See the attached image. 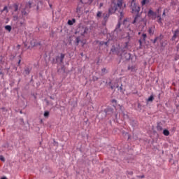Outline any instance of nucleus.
<instances>
[{"instance_id": "nucleus-4", "label": "nucleus", "mask_w": 179, "mask_h": 179, "mask_svg": "<svg viewBox=\"0 0 179 179\" xmlns=\"http://www.w3.org/2000/svg\"><path fill=\"white\" fill-rule=\"evenodd\" d=\"M112 5H114L117 10L118 9H122V0L115 1L112 3Z\"/></svg>"}, {"instance_id": "nucleus-10", "label": "nucleus", "mask_w": 179, "mask_h": 179, "mask_svg": "<svg viewBox=\"0 0 179 179\" xmlns=\"http://www.w3.org/2000/svg\"><path fill=\"white\" fill-rule=\"evenodd\" d=\"M76 22V20L73 19L72 20H69L68 21V24H69V26H72V24H73V23H75Z\"/></svg>"}, {"instance_id": "nucleus-16", "label": "nucleus", "mask_w": 179, "mask_h": 179, "mask_svg": "<svg viewBox=\"0 0 179 179\" xmlns=\"http://www.w3.org/2000/svg\"><path fill=\"white\" fill-rule=\"evenodd\" d=\"M5 29H6V30H8V31H11V30H12V27H10V25H6V26L5 27Z\"/></svg>"}, {"instance_id": "nucleus-48", "label": "nucleus", "mask_w": 179, "mask_h": 179, "mask_svg": "<svg viewBox=\"0 0 179 179\" xmlns=\"http://www.w3.org/2000/svg\"><path fill=\"white\" fill-rule=\"evenodd\" d=\"M98 78H95L96 80H97Z\"/></svg>"}, {"instance_id": "nucleus-5", "label": "nucleus", "mask_w": 179, "mask_h": 179, "mask_svg": "<svg viewBox=\"0 0 179 179\" xmlns=\"http://www.w3.org/2000/svg\"><path fill=\"white\" fill-rule=\"evenodd\" d=\"M116 10H117V7L112 4L111 7L108 9V13L109 15H113V13H115Z\"/></svg>"}, {"instance_id": "nucleus-41", "label": "nucleus", "mask_w": 179, "mask_h": 179, "mask_svg": "<svg viewBox=\"0 0 179 179\" xmlns=\"http://www.w3.org/2000/svg\"><path fill=\"white\" fill-rule=\"evenodd\" d=\"M105 71H106V69H102V71H103V72H105Z\"/></svg>"}, {"instance_id": "nucleus-8", "label": "nucleus", "mask_w": 179, "mask_h": 179, "mask_svg": "<svg viewBox=\"0 0 179 179\" xmlns=\"http://www.w3.org/2000/svg\"><path fill=\"white\" fill-rule=\"evenodd\" d=\"M110 14L109 13H108H108H103V20H105V22L108 20V17H110Z\"/></svg>"}, {"instance_id": "nucleus-29", "label": "nucleus", "mask_w": 179, "mask_h": 179, "mask_svg": "<svg viewBox=\"0 0 179 179\" xmlns=\"http://www.w3.org/2000/svg\"><path fill=\"white\" fill-rule=\"evenodd\" d=\"M6 10V12H8V7L5 6L3 9V11Z\"/></svg>"}, {"instance_id": "nucleus-19", "label": "nucleus", "mask_w": 179, "mask_h": 179, "mask_svg": "<svg viewBox=\"0 0 179 179\" xmlns=\"http://www.w3.org/2000/svg\"><path fill=\"white\" fill-rule=\"evenodd\" d=\"M50 116V112L49 111H45V113H44V117H48Z\"/></svg>"}, {"instance_id": "nucleus-23", "label": "nucleus", "mask_w": 179, "mask_h": 179, "mask_svg": "<svg viewBox=\"0 0 179 179\" xmlns=\"http://www.w3.org/2000/svg\"><path fill=\"white\" fill-rule=\"evenodd\" d=\"M148 33H149V34H153V33H154L153 29H152V28H149Z\"/></svg>"}, {"instance_id": "nucleus-49", "label": "nucleus", "mask_w": 179, "mask_h": 179, "mask_svg": "<svg viewBox=\"0 0 179 179\" xmlns=\"http://www.w3.org/2000/svg\"><path fill=\"white\" fill-rule=\"evenodd\" d=\"M138 34H141V32H139Z\"/></svg>"}, {"instance_id": "nucleus-3", "label": "nucleus", "mask_w": 179, "mask_h": 179, "mask_svg": "<svg viewBox=\"0 0 179 179\" xmlns=\"http://www.w3.org/2000/svg\"><path fill=\"white\" fill-rule=\"evenodd\" d=\"M130 8L132 10V13H138L141 11V7H139V5L136 4L135 0H131Z\"/></svg>"}, {"instance_id": "nucleus-2", "label": "nucleus", "mask_w": 179, "mask_h": 179, "mask_svg": "<svg viewBox=\"0 0 179 179\" xmlns=\"http://www.w3.org/2000/svg\"><path fill=\"white\" fill-rule=\"evenodd\" d=\"M31 8V3L28 2L25 5V8H22L21 10L22 16L23 20H24V17L27 16L29 15V13L30 12V8Z\"/></svg>"}, {"instance_id": "nucleus-26", "label": "nucleus", "mask_w": 179, "mask_h": 179, "mask_svg": "<svg viewBox=\"0 0 179 179\" xmlns=\"http://www.w3.org/2000/svg\"><path fill=\"white\" fill-rule=\"evenodd\" d=\"M64 58H65V55L61 54L60 59H64Z\"/></svg>"}, {"instance_id": "nucleus-46", "label": "nucleus", "mask_w": 179, "mask_h": 179, "mask_svg": "<svg viewBox=\"0 0 179 179\" xmlns=\"http://www.w3.org/2000/svg\"><path fill=\"white\" fill-rule=\"evenodd\" d=\"M20 24H23V22H20Z\"/></svg>"}, {"instance_id": "nucleus-22", "label": "nucleus", "mask_w": 179, "mask_h": 179, "mask_svg": "<svg viewBox=\"0 0 179 179\" xmlns=\"http://www.w3.org/2000/svg\"><path fill=\"white\" fill-rule=\"evenodd\" d=\"M120 27H121V22H119L116 26L115 30H118Z\"/></svg>"}, {"instance_id": "nucleus-39", "label": "nucleus", "mask_w": 179, "mask_h": 179, "mask_svg": "<svg viewBox=\"0 0 179 179\" xmlns=\"http://www.w3.org/2000/svg\"><path fill=\"white\" fill-rule=\"evenodd\" d=\"M178 50H179V43L177 45Z\"/></svg>"}, {"instance_id": "nucleus-6", "label": "nucleus", "mask_w": 179, "mask_h": 179, "mask_svg": "<svg viewBox=\"0 0 179 179\" xmlns=\"http://www.w3.org/2000/svg\"><path fill=\"white\" fill-rule=\"evenodd\" d=\"M178 36H179V28L177 29L176 30H175V31L173 32L172 41H174L176 40V38H177V37H178Z\"/></svg>"}, {"instance_id": "nucleus-20", "label": "nucleus", "mask_w": 179, "mask_h": 179, "mask_svg": "<svg viewBox=\"0 0 179 179\" xmlns=\"http://www.w3.org/2000/svg\"><path fill=\"white\" fill-rule=\"evenodd\" d=\"M146 37H148V36L146 35V34H142V38L143 41H145L146 40Z\"/></svg>"}, {"instance_id": "nucleus-32", "label": "nucleus", "mask_w": 179, "mask_h": 179, "mask_svg": "<svg viewBox=\"0 0 179 179\" xmlns=\"http://www.w3.org/2000/svg\"><path fill=\"white\" fill-rule=\"evenodd\" d=\"M103 3H100V4H99V8H101V7H103Z\"/></svg>"}, {"instance_id": "nucleus-17", "label": "nucleus", "mask_w": 179, "mask_h": 179, "mask_svg": "<svg viewBox=\"0 0 179 179\" xmlns=\"http://www.w3.org/2000/svg\"><path fill=\"white\" fill-rule=\"evenodd\" d=\"M157 19H158L157 20L158 23H159V24H162V17L160 15H157Z\"/></svg>"}, {"instance_id": "nucleus-14", "label": "nucleus", "mask_w": 179, "mask_h": 179, "mask_svg": "<svg viewBox=\"0 0 179 179\" xmlns=\"http://www.w3.org/2000/svg\"><path fill=\"white\" fill-rule=\"evenodd\" d=\"M155 15H156V14L153 12V10H149L148 16H155Z\"/></svg>"}, {"instance_id": "nucleus-11", "label": "nucleus", "mask_w": 179, "mask_h": 179, "mask_svg": "<svg viewBox=\"0 0 179 179\" xmlns=\"http://www.w3.org/2000/svg\"><path fill=\"white\" fill-rule=\"evenodd\" d=\"M163 134L165 136H169V135H170V131H169L167 129H164L163 131Z\"/></svg>"}, {"instance_id": "nucleus-45", "label": "nucleus", "mask_w": 179, "mask_h": 179, "mask_svg": "<svg viewBox=\"0 0 179 179\" xmlns=\"http://www.w3.org/2000/svg\"><path fill=\"white\" fill-rule=\"evenodd\" d=\"M104 44H105L106 45H107V42H105Z\"/></svg>"}, {"instance_id": "nucleus-7", "label": "nucleus", "mask_w": 179, "mask_h": 179, "mask_svg": "<svg viewBox=\"0 0 179 179\" xmlns=\"http://www.w3.org/2000/svg\"><path fill=\"white\" fill-rule=\"evenodd\" d=\"M162 39H163L162 35H160L159 36L156 37V38L153 40V44H156V42H157V41H162Z\"/></svg>"}, {"instance_id": "nucleus-27", "label": "nucleus", "mask_w": 179, "mask_h": 179, "mask_svg": "<svg viewBox=\"0 0 179 179\" xmlns=\"http://www.w3.org/2000/svg\"><path fill=\"white\" fill-rule=\"evenodd\" d=\"M119 90H120V92L122 93H124V91H122V85H121L120 87H119Z\"/></svg>"}, {"instance_id": "nucleus-31", "label": "nucleus", "mask_w": 179, "mask_h": 179, "mask_svg": "<svg viewBox=\"0 0 179 179\" xmlns=\"http://www.w3.org/2000/svg\"><path fill=\"white\" fill-rule=\"evenodd\" d=\"M115 87L114 86V85H111L110 86V89L112 90H113V89L115 88Z\"/></svg>"}, {"instance_id": "nucleus-13", "label": "nucleus", "mask_w": 179, "mask_h": 179, "mask_svg": "<svg viewBox=\"0 0 179 179\" xmlns=\"http://www.w3.org/2000/svg\"><path fill=\"white\" fill-rule=\"evenodd\" d=\"M24 72H25L26 75L30 74V68L26 67L24 69Z\"/></svg>"}, {"instance_id": "nucleus-12", "label": "nucleus", "mask_w": 179, "mask_h": 179, "mask_svg": "<svg viewBox=\"0 0 179 179\" xmlns=\"http://www.w3.org/2000/svg\"><path fill=\"white\" fill-rule=\"evenodd\" d=\"M101 15H103V12L101 11H98L96 13V17L97 19H100V17H101Z\"/></svg>"}, {"instance_id": "nucleus-40", "label": "nucleus", "mask_w": 179, "mask_h": 179, "mask_svg": "<svg viewBox=\"0 0 179 179\" xmlns=\"http://www.w3.org/2000/svg\"><path fill=\"white\" fill-rule=\"evenodd\" d=\"M1 179H8L6 177H3Z\"/></svg>"}, {"instance_id": "nucleus-33", "label": "nucleus", "mask_w": 179, "mask_h": 179, "mask_svg": "<svg viewBox=\"0 0 179 179\" xmlns=\"http://www.w3.org/2000/svg\"><path fill=\"white\" fill-rule=\"evenodd\" d=\"M60 62H61V64H63V62H64V59H60Z\"/></svg>"}, {"instance_id": "nucleus-28", "label": "nucleus", "mask_w": 179, "mask_h": 179, "mask_svg": "<svg viewBox=\"0 0 179 179\" xmlns=\"http://www.w3.org/2000/svg\"><path fill=\"white\" fill-rule=\"evenodd\" d=\"M166 10H167V9H164V10L162 16H166Z\"/></svg>"}, {"instance_id": "nucleus-21", "label": "nucleus", "mask_w": 179, "mask_h": 179, "mask_svg": "<svg viewBox=\"0 0 179 179\" xmlns=\"http://www.w3.org/2000/svg\"><path fill=\"white\" fill-rule=\"evenodd\" d=\"M157 131H163V127L160 125L157 126Z\"/></svg>"}, {"instance_id": "nucleus-1", "label": "nucleus", "mask_w": 179, "mask_h": 179, "mask_svg": "<svg viewBox=\"0 0 179 179\" xmlns=\"http://www.w3.org/2000/svg\"><path fill=\"white\" fill-rule=\"evenodd\" d=\"M87 30H89L87 28H85L84 29H82L80 33L81 34V36H78L76 39V45H79V43H81L83 45H85L86 44V41H85V34L87 33Z\"/></svg>"}, {"instance_id": "nucleus-18", "label": "nucleus", "mask_w": 179, "mask_h": 179, "mask_svg": "<svg viewBox=\"0 0 179 179\" xmlns=\"http://www.w3.org/2000/svg\"><path fill=\"white\" fill-rule=\"evenodd\" d=\"M13 8H14V11L17 12V10L19 9V6H17V4H14Z\"/></svg>"}, {"instance_id": "nucleus-37", "label": "nucleus", "mask_w": 179, "mask_h": 179, "mask_svg": "<svg viewBox=\"0 0 179 179\" xmlns=\"http://www.w3.org/2000/svg\"><path fill=\"white\" fill-rule=\"evenodd\" d=\"M139 43H140V45H142V41L141 40H139Z\"/></svg>"}, {"instance_id": "nucleus-44", "label": "nucleus", "mask_w": 179, "mask_h": 179, "mask_svg": "<svg viewBox=\"0 0 179 179\" xmlns=\"http://www.w3.org/2000/svg\"><path fill=\"white\" fill-rule=\"evenodd\" d=\"M127 55L130 57H131V55L130 54H127Z\"/></svg>"}, {"instance_id": "nucleus-30", "label": "nucleus", "mask_w": 179, "mask_h": 179, "mask_svg": "<svg viewBox=\"0 0 179 179\" xmlns=\"http://www.w3.org/2000/svg\"><path fill=\"white\" fill-rule=\"evenodd\" d=\"M119 12H120V13L121 17H122V16H124V13H122V11H119Z\"/></svg>"}, {"instance_id": "nucleus-25", "label": "nucleus", "mask_w": 179, "mask_h": 179, "mask_svg": "<svg viewBox=\"0 0 179 179\" xmlns=\"http://www.w3.org/2000/svg\"><path fill=\"white\" fill-rule=\"evenodd\" d=\"M141 5H146V0H143L142 1H141Z\"/></svg>"}, {"instance_id": "nucleus-36", "label": "nucleus", "mask_w": 179, "mask_h": 179, "mask_svg": "<svg viewBox=\"0 0 179 179\" xmlns=\"http://www.w3.org/2000/svg\"><path fill=\"white\" fill-rule=\"evenodd\" d=\"M76 10H77V12H79V10H80V8H79V7H78Z\"/></svg>"}, {"instance_id": "nucleus-50", "label": "nucleus", "mask_w": 179, "mask_h": 179, "mask_svg": "<svg viewBox=\"0 0 179 179\" xmlns=\"http://www.w3.org/2000/svg\"><path fill=\"white\" fill-rule=\"evenodd\" d=\"M50 8H51V5H50Z\"/></svg>"}, {"instance_id": "nucleus-15", "label": "nucleus", "mask_w": 179, "mask_h": 179, "mask_svg": "<svg viewBox=\"0 0 179 179\" xmlns=\"http://www.w3.org/2000/svg\"><path fill=\"white\" fill-rule=\"evenodd\" d=\"M153 100H155V97L153 96V95H151V96L147 99V101H148V103H149V101H153Z\"/></svg>"}, {"instance_id": "nucleus-43", "label": "nucleus", "mask_w": 179, "mask_h": 179, "mask_svg": "<svg viewBox=\"0 0 179 179\" xmlns=\"http://www.w3.org/2000/svg\"><path fill=\"white\" fill-rule=\"evenodd\" d=\"M159 10H160V8H159V9L157 10L158 13H159Z\"/></svg>"}, {"instance_id": "nucleus-42", "label": "nucleus", "mask_w": 179, "mask_h": 179, "mask_svg": "<svg viewBox=\"0 0 179 179\" xmlns=\"http://www.w3.org/2000/svg\"><path fill=\"white\" fill-rule=\"evenodd\" d=\"M20 60H19V62H18V65H20Z\"/></svg>"}, {"instance_id": "nucleus-47", "label": "nucleus", "mask_w": 179, "mask_h": 179, "mask_svg": "<svg viewBox=\"0 0 179 179\" xmlns=\"http://www.w3.org/2000/svg\"><path fill=\"white\" fill-rule=\"evenodd\" d=\"M98 78H95L96 80H97Z\"/></svg>"}, {"instance_id": "nucleus-35", "label": "nucleus", "mask_w": 179, "mask_h": 179, "mask_svg": "<svg viewBox=\"0 0 179 179\" xmlns=\"http://www.w3.org/2000/svg\"><path fill=\"white\" fill-rule=\"evenodd\" d=\"M138 177H139L140 178H144L145 176H138Z\"/></svg>"}, {"instance_id": "nucleus-38", "label": "nucleus", "mask_w": 179, "mask_h": 179, "mask_svg": "<svg viewBox=\"0 0 179 179\" xmlns=\"http://www.w3.org/2000/svg\"><path fill=\"white\" fill-rule=\"evenodd\" d=\"M1 76H3V73L2 72H0V76H1Z\"/></svg>"}, {"instance_id": "nucleus-9", "label": "nucleus", "mask_w": 179, "mask_h": 179, "mask_svg": "<svg viewBox=\"0 0 179 179\" xmlns=\"http://www.w3.org/2000/svg\"><path fill=\"white\" fill-rule=\"evenodd\" d=\"M31 47H36V45H38V43L36 41V40L31 41Z\"/></svg>"}, {"instance_id": "nucleus-24", "label": "nucleus", "mask_w": 179, "mask_h": 179, "mask_svg": "<svg viewBox=\"0 0 179 179\" xmlns=\"http://www.w3.org/2000/svg\"><path fill=\"white\" fill-rule=\"evenodd\" d=\"M0 160H1V162H5V157H3V156H0Z\"/></svg>"}, {"instance_id": "nucleus-34", "label": "nucleus", "mask_w": 179, "mask_h": 179, "mask_svg": "<svg viewBox=\"0 0 179 179\" xmlns=\"http://www.w3.org/2000/svg\"><path fill=\"white\" fill-rule=\"evenodd\" d=\"M133 23H134V24H135V23H136V18L134 19Z\"/></svg>"}]
</instances>
